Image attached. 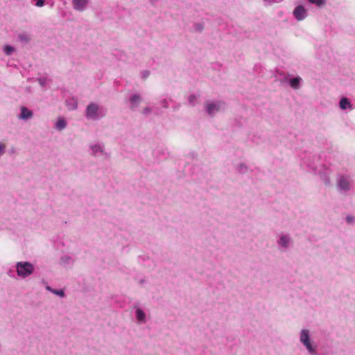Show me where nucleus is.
I'll use <instances>...</instances> for the list:
<instances>
[{"label":"nucleus","mask_w":355,"mask_h":355,"mask_svg":"<svg viewBox=\"0 0 355 355\" xmlns=\"http://www.w3.org/2000/svg\"><path fill=\"white\" fill-rule=\"evenodd\" d=\"M293 15L297 21H302L307 17V10L303 6L299 5L293 10Z\"/></svg>","instance_id":"6e6552de"},{"label":"nucleus","mask_w":355,"mask_h":355,"mask_svg":"<svg viewBox=\"0 0 355 355\" xmlns=\"http://www.w3.org/2000/svg\"><path fill=\"white\" fill-rule=\"evenodd\" d=\"M161 104L164 108L168 107V102L166 99H163L162 101H161Z\"/></svg>","instance_id":"c85d7f7f"},{"label":"nucleus","mask_w":355,"mask_h":355,"mask_svg":"<svg viewBox=\"0 0 355 355\" xmlns=\"http://www.w3.org/2000/svg\"><path fill=\"white\" fill-rule=\"evenodd\" d=\"M107 114V109L95 103H89L85 110V116L88 119L98 120L104 117Z\"/></svg>","instance_id":"7ed1b4c3"},{"label":"nucleus","mask_w":355,"mask_h":355,"mask_svg":"<svg viewBox=\"0 0 355 355\" xmlns=\"http://www.w3.org/2000/svg\"><path fill=\"white\" fill-rule=\"evenodd\" d=\"M153 111V108L150 107H145L143 111H142V114H144V115H148L150 113H152Z\"/></svg>","instance_id":"cd10ccee"},{"label":"nucleus","mask_w":355,"mask_h":355,"mask_svg":"<svg viewBox=\"0 0 355 355\" xmlns=\"http://www.w3.org/2000/svg\"><path fill=\"white\" fill-rule=\"evenodd\" d=\"M141 101V98L139 95L138 94H133L130 98V102L131 104V108L135 109L139 106Z\"/></svg>","instance_id":"2eb2a0df"},{"label":"nucleus","mask_w":355,"mask_h":355,"mask_svg":"<svg viewBox=\"0 0 355 355\" xmlns=\"http://www.w3.org/2000/svg\"><path fill=\"white\" fill-rule=\"evenodd\" d=\"M46 289L49 291H50L51 293H53V288H52L51 287H50L49 286H46Z\"/></svg>","instance_id":"473e14b6"},{"label":"nucleus","mask_w":355,"mask_h":355,"mask_svg":"<svg viewBox=\"0 0 355 355\" xmlns=\"http://www.w3.org/2000/svg\"><path fill=\"white\" fill-rule=\"evenodd\" d=\"M19 41L22 43H28L30 42L31 37L30 35L26 33H21L18 35Z\"/></svg>","instance_id":"aec40b11"},{"label":"nucleus","mask_w":355,"mask_h":355,"mask_svg":"<svg viewBox=\"0 0 355 355\" xmlns=\"http://www.w3.org/2000/svg\"><path fill=\"white\" fill-rule=\"evenodd\" d=\"M225 103L221 101H209L205 104V111L210 116H214L219 111L225 109Z\"/></svg>","instance_id":"423d86ee"},{"label":"nucleus","mask_w":355,"mask_h":355,"mask_svg":"<svg viewBox=\"0 0 355 355\" xmlns=\"http://www.w3.org/2000/svg\"><path fill=\"white\" fill-rule=\"evenodd\" d=\"M346 220H347V223H351L353 222L354 218L352 216H347L346 217Z\"/></svg>","instance_id":"2f4dec72"},{"label":"nucleus","mask_w":355,"mask_h":355,"mask_svg":"<svg viewBox=\"0 0 355 355\" xmlns=\"http://www.w3.org/2000/svg\"><path fill=\"white\" fill-rule=\"evenodd\" d=\"M53 294L60 297H64V293L62 290H56V289H53Z\"/></svg>","instance_id":"a878e982"},{"label":"nucleus","mask_w":355,"mask_h":355,"mask_svg":"<svg viewBox=\"0 0 355 355\" xmlns=\"http://www.w3.org/2000/svg\"><path fill=\"white\" fill-rule=\"evenodd\" d=\"M89 3V0H72L73 8L79 12L85 10Z\"/></svg>","instance_id":"1a4fd4ad"},{"label":"nucleus","mask_w":355,"mask_h":355,"mask_svg":"<svg viewBox=\"0 0 355 355\" xmlns=\"http://www.w3.org/2000/svg\"><path fill=\"white\" fill-rule=\"evenodd\" d=\"M300 341L305 347L310 355H316L317 345L311 340L308 329H303L300 333Z\"/></svg>","instance_id":"39448f33"},{"label":"nucleus","mask_w":355,"mask_h":355,"mask_svg":"<svg viewBox=\"0 0 355 355\" xmlns=\"http://www.w3.org/2000/svg\"><path fill=\"white\" fill-rule=\"evenodd\" d=\"M284 0H263V4L265 6H269L274 3H277L283 1Z\"/></svg>","instance_id":"5701e85b"},{"label":"nucleus","mask_w":355,"mask_h":355,"mask_svg":"<svg viewBox=\"0 0 355 355\" xmlns=\"http://www.w3.org/2000/svg\"><path fill=\"white\" fill-rule=\"evenodd\" d=\"M67 127V122L63 118H59L55 125V128L58 130H62Z\"/></svg>","instance_id":"a211bd4d"},{"label":"nucleus","mask_w":355,"mask_h":355,"mask_svg":"<svg viewBox=\"0 0 355 355\" xmlns=\"http://www.w3.org/2000/svg\"><path fill=\"white\" fill-rule=\"evenodd\" d=\"M44 4V0H38L36 3H35V6H37V7H42L43 6Z\"/></svg>","instance_id":"7c9ffc66"},{"label":"nucleus","mask_w":355,"mask_h":355,"mask_svg":"<svg viewBox=\"0 0 355 355\" xmlns=\"http://www.w3.org/2000/svg\"><path fill=\"white\" fill-rule=\"evenodd\" d=\"M331 171L329 168H323L322 170L319 171V176L326 186L331 184Z\"/></svg>","instance_id":"9d476101"},{"label":"nucleus","mask_w":355,"mask_h":355,"mask_svg":"<svg viewBox=\"0 0 355 355\" xmlns=\"http://www.w3.org/2000/svg\"><path fill=\"white\" fill-rule=\"evenodd\" d=\"M188 101L191 105H194L197 101V96L195 94H191L188 98Z\"/></svg>","instance_id":"b1692460"},{"label":"nucleus","mask_w":355,"mask_h":355,"mask_svg":"<svg viewBox=\"0 0 355 355\" xmlns=\"http://www.w3.org/2000/svg\"><path fill=\"white\" fill-rule=\"evenodd\" d=\"M15 269L18 277L24 279L34 273L35 268L32 263L21 261L15 263Z\"/></svg>","instance_id":"20e7f679"},{"label":"nucleus","mask_w":355,"mask_h":355,"mask_svg":"<svg viewBox=\"0 0 355 355\" xmlns=\"http://www.w3.org/2000/svg\"><path fill=\"white\" fill-rule=\"evenodd\" d=\"M89 154L92 156H107V153L105 151V145L103 142L97 141L91 143L89 145Z\"/></svg>","instance_id":"0eeeda50"},{"label":"nucleus","mask_w":355,"mask_h":355,"mask_svg":"<svg viewBox=\"0 0 355 355\" xmlns=\"http://www.w3.org/2000/svg\"><path fill=\"white\" fill-rule=\"evenodd\" d=\"M37 80L42 87H45L47 83V78L44 77L39 78Z\"/></svg>","instance_id":"bb28decb"},{"label":"nucleus","mask_w":355,"mask_h":355,"mask_svg":"<svg viewBox=\"0 0 355 355\" xmlns=\"http://www.w3.org/2000/svg\"><path fill=\"white\" fill-rule=\"evenodd\" d=\"M33 116V113L31 110L28 109L26 107H21L20 109V114L18 118L19 119L26 121L31 119Z\"/></svg>","instance_id":"ddd939ff"},{"label":"nucleus","mask_w":355,"mask_h":355,"mask_svg":"<svg viewBox=\"0 0 355 355\" xmlns=\"http://www.w3.org/2000/svg\"><path fill=\"white\" fill-rule=\"evenodd\" d=\"M301 81H302V78L298 76V77L291 78L289 80L288 83H289L290 86L293 89H297L300 87Z\"/></svg>","instance_id":"dca6fc26"},{"label":"nucleus","mask_w":355,"mask_h":355,"mask_svg":"<svg viewBox=\"0 0 355 355\" xmlns=\"http://www.w3.org/2000/svg\"><path fill=\"white\" fill-rule=\"evenodd\" d=\"M15 51V49L10 45H6L3 47V52L7 55H10Z\"/></svg>","instance_id":"412c9836"},{"label":"nucleus","mask_w":355,"mask_h":355,"mask_svg":"<svg viewBox=\"0 0 355 355\" xmlns=\"http://www.w3.org/2000/svg\"><path fill=\"white\" fill-rule=\"evenodd\" d=\"M309 3L315 4L319 7L325 5L326 0H308Z\"/></svg>","instance_id":"4be33fe9"},{"label":"nucleus","mask_w":355,"mask_h":355,"mask_svg":"<svg viewBox=\"0 0 355 355\" xmlns=\"http://www.w3.org/2000/svg\"><path fill=\"white\" fill-rule=\"evenodd\" d=\"M235 170L240 174H245L248 171V166L245 163H239L235 166Z\"/></svg>","instance_id":"f3484780"},{"label":"nucleus","mask_w":355,"mask_h":355,"mask_svg":"<svg viewBox=\"0 0 355 355\" xmlns=\"http://www.w3.org/2000/svg\"><path fill=\"white\" fill-rule=\"evenodd\" d=\"M66 105L69 110H76L78 107V101L75 98H71L66 101Z\"/></svg>","instance_id":"6ab92c4d"},{"label":"nucleus","mask_w":355,"mask_h":355,"mask_svg":"<svg viewBox=\"0 0 355 355\" xmlns=\"http://www.w3.org/2000/svg\"><path fill=\"white\" fill-rule=\"evenodd\" d=\"M339 107L343 110H352L353 109V106L351 104L350 101L346 97H343L340 100Z\"/></svg>","instance_id":"4468645a"},{"label":"nucleus","mask_w":355,"mask_h":355,"mask_svg":"<svg viewBox=\"0 0 355 355\" xmlns=\"http://www.w3.org/2000/svg\"><path fill=\"white\" fill-rule=\"evenodd\" d=\"M73 263L74 259L70 254H64L60 257V264L64 267L71 266Z\"/></svg>","instance_id":"f8f14e48"},{"label":"nucleus","mask_w":355,"mask_h":355,"mask_svg":"<svg viewBox=\"0 0 355 355\" xmlns=\"http://www.w3.org/2000/svg\"><path fill=\"white\" fill-rule=\"evenodd\" d=\"M336 184L339 193L347 194L353 188V179L349 174L338 173L336 176Z\"/></svg>","instance_id":"f03ea898"},{"label":"nucleus","mask_w":355,"mask_h":355,"mask_svg":"<svg viewBox=\"0 0 355 355\" xmlns=\"http://www.w3.org/2000/svg\"><path fill=\"white\" fill-rule=\"evenodd\" d=\"M275 243L277 248L280 252H286L293 248L294 241L291 234L280 232L276 236Z\"/></svg>","instance_id":"f257e3e1"},{"label":"nucleus","mask_w":355,"mask_h":355,"mask_svg":"<svg viewBox=\"0 0 355 355\" xmlns=\"http://www.w3.org/2000/svg\"><path fill=\"white\" fill-rule=\"evenodd\" d=\"M8 275L10 276V277H12L13 275H12V270H10L8 272Z\"/></svg>","instance_id":"72a5a7b5"},{"label":"nucleus","mask_w":355,"mask_h":355,"mask_svg":"<svg viewBox=\"0 0 355 355\" xmlns=\"http://www.w3.org/2000/svg\"><path fill=\"white\" fill-rule=\"evenodd\" d=\"M135 317L137 323L139 324H145L147 322L146 315L144 311L139 306H135Z\"/></svg>","instance_id":"9b49d317"},{"label":"nucleus","mask_w":355,"mask_h":355,"mask_svg":"<svg viewBox=\"0 0 355 355\" xmlns=\"http://www.w3.org/2000/svg\"><path fill=\"white\" fill-rule=\"evenodd\" d=\"M6 145L0 141V157L6 153Z\"/></svg>","instance_id":"393cba45"},{"label":"nucleus","mask_w":355,"mask_h":355,"mask_svg":"<svg viewBox=\"0 0 355 355\" xmlns=\"http://www.w3.org/2000/svg\"><path fill=\"white\" fill-rule=\"evenodd\" d=\"M195 29H196V31H199V32H200V31H202V29H203V26H202V24H196V25H195Z\"/></svg>","instance_id":"c756f323"}]
</instances>
